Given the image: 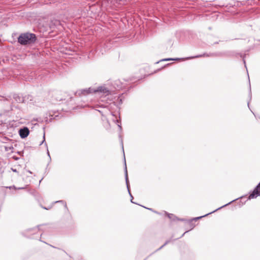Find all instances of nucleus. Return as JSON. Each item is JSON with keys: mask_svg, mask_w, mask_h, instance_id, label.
I'll list each match as a JSON object with an SVG mask.
<instances>
[{"mask_svg": "<svg viewBox=\"0 0 260 260\" xmlns=\"http://www.w3.org/2000/svg\"><path fill=\"white\" fill-rule=\"evenodd\" d=\"M91 93H98L101 96L104 95V98L110 94V91L105 86H99L96 89L91 87L88 89H84L81 90V93L83 95H87Z\"/></svg>", "mask_w": 260, "mask_h": 260, "instance_id": "1", "label": "nucleus"}, {"mask_svg": "<svg viewBox=\"0 0 260 260\" xmlns=\"http://www.w3.org/2000/svg\"><path fill=\"white\" fill-rule=\"evenodd\" d=\"M36 37L34 34L25 33L21 34L18 39V42L22 45L31 44L36 41Z\"/></svg>", "mask_w": 260, "mask_h": 260, "instance_id": "2", "label": "nucleus"}, {"mask_svg": "<svg viewBox=\"0 0 260 260\" xmlns=\"http://www.w3.org/2000/svg\"><path fill=\"white\" fill-rule=\"evenodd\" d=\"M260 196V182L255 187L253 191L250 194L248 198L249 199L256 198Z\"/></svg>", "mask_w": 260, "mask_h": 260, "instance_id": "3", "label": "nucleus"}, {"mask_svg": "<svg viewBox=\"0 0 260 260\" xmlns=\"http://www.w3.org/2000/svg\"><path fill=\"white\" fill-rule=\"evenodd\" d=\"M29 133V129L27 127H24L20 128L19 131V134L20 137L22 139L26 138Z\"/></svg>", "mask_w": 260, "mask_h": 260, "instance_id": "4", "label": "nucleus"}, {"mask_svg": "<svg viewBox=\"0 0 260 260\" xmlns=\"http://www.w3.org/2000/svg\"><path fill=\"white\" fill-rule=\"evenodd\" d=\"M13 99L16 102L18 103H24L26 102V97H22L17 94H14L13 95Z\"/></svg>", "mask_w": 260, "mask_h": 260, "instance_id": "5", "label": "nucleus"}, {"mask_svg": "<svg viewBox=\"0 0 260 260\" xmlns=\"http://www.w3.org/2000/svg\"><path fill=\"white\" fill-rule=\"evenodd\" d=\"M234 201H235V200H233V201H231V202H229V203H228V204H225V205H223V206H221V207H220L218 208V209H216L215 210H214V211H212V212H210V213H208V214H206V215H203V216H200V217H198L193 218V219H191V220H189L188 221H189V222H191V221H192V220H195V221H196V220H198L199 219H200V218H202V217H205V216H207V215H209V214H211V213H213V212H215L216 211H217V210H219V209H221V208H223V207H225V206H226L227 205H228L230 204L231 203H232V202H234Z\"/></svg>", "mask_w": 260, "mask_h": 260, "instance_id": "6", "label": "nucleus"}, {"mask_svg": "<svg viewBox=\"0 0 260 260\" xmlns=\"http://www.w3.org/2000/svg\"><path fill=\"white\" fill-rule=\"evenodd\" d=\"M124 165H125V168H124V175H125V181L126 184V186L128 191L129 190V181L128 179V174H127V170L126 168V160L125 156L124 155Z\"/></svg>", "mask_w": 260, "mask_h": 260, "instance_id": "7", "label": "nucleus"}, {"mask_svg": "<svg viewBox=\"0 0 260 260\" xmlns=\"http://www.w3.org/2000/svg\"><path fill=\"white\" fill-rule=\"evenodd\" d=\"M127 1V0H108V2L110 1L111 3H112L113 6L117 7L116 4L123 5Z\"/></svg>", "mask_w": 260, "mask_h": 260, "instance_id": "8", "label": "nucleus"}, {"mask_svg": "<svg viewBox=\"0 0 260 260\" xmlns=\"http://www.w3.org/2000/svg\"><path fill=\"white\" fill-rule=\"evenodd\" d=\"M167 215H168V217L170 218V219H171L173 220H175V218H176V217L172 214H169V213H167V212L166 213Z\"/></svg>", "mask_w": 260, "mask_h": 260, "instance_id": "9", "label": "nucleus"}, {"mask_svg": "<svg viewBox=\"0 0 260 260\" xmlns=\"http://www.w3.org/2000/svg\"><path fill=\"white\" fill-rule=\"evenodd\" d=\"M205 56H207L208 55H206V54H202V55H197V56H196L194 57H190L189 58H197V57H201Z\"/></svg>", "mask_w": 260, "mask_h": 260, "instance_id": "10", "label": "nucleus"}, {"mask_svg": "<svg viewBox=\"0 0 260 260\" xmlns=\"http://www.w3.org/2000/svg\"><path fill=\"white\" fill-rule=\"evenodd\" d=\"M44 143L45 145L46 146V147H47V143H46L45 142V133L44 134V136H43V140L42 141V142H41V143L40 144V145H42V144Z\"/></svg>", "mask_w": 260, "mask_h": 260, "instance_id": "11", "label": "nucleus"}, {"mask_svg": "<svg viewBox=\"0 0 260 260\" xmlns=\"http://www.w3.org/2000/svg\"><path fill=\"white\" fill-rule=\"evenodd\" d=\"M178 58H167V59H163L162 60H165V61H166V60H178Z\"/></svg>", "mask_w": 260, "mask_h": 260, "instance_id": "12", "label": "nucleus"}, {"mask_svg": "<svg viewBox=\"0 0 260 260\" xmlns=\"http://www.w3.org/2000/svg\"><path fill=\"white\" fill-rule=\"evenodd\" d=\"M39 230V227H37V228H34V229H33L32 230H29V231H34L35 232H37Z\"/></svg>", "mask_w": 260, "mask_h": 260, "instance_id": "13", "label": "nucleus"}, {"mask_svg": "<svg viewBox=\"0 0 260 260\" xmlns=\"http://www.w3.org/2000/svg\"><path fill=\"white\" fill-rule=\"evenodd\" d=\"M170 241H167L165 243L162 245L158 250H159V249H161V248H162V247H164L165 246H166L167 244L169 243Z\"/></svg>", "mask_w": 260, "mask_h": 260, "instance_id": "14", "label": "nucleus"}, {"mask_svg": "<svg viewBox=\"0 0 260 260\" xmlns=\"http://www.w3.org/2000/svg\"><path fill=\"white\" fill-rule=\"evenodd\" d=\"M107 125H105V126L106 127V128L107 129H109L110 128V124H109V121L108 120H107Z\"/></svg>", "mask_w": 260, "mask_h": 260, "instance_id": "15", "label": "nucleus"}, {"mask_svg": "<svg viewBox=\"0 0 260 260\" xmlns=\"http://www.w3.org/2000/svg\"><path fill=\"white\" fill-rule=\"evenodd\" d=\"M128 192H129V195L131 196V198H132V199H131V202H132V203H134V202L132 201V200H133V197L132 195L131 194V192H130V190H129V191H128Z\"/></svg>", "mask_w": 260, "mask_h": 260, "instance_id": "16", "label": "nucleus"}, {"mask_svg": "<svg viewBox=\"0 0 260 260\" xmlns=\"http://www.w3.org/2000/svg\"><path fill=\"white\" fill-rule=\"evenodd\" d=\"M98 111L102 114V116H103V111L100 110H98Z\"/></svg>", "mask_w": 260, "mask_h": 260, "instance_id": "17", "label": "nucleus"}, {"mask_svg": "<svg viewBox=\"0 0 260 260\" xmlns=\"http://www.w3.org/2000/svg\"><path fill=\"white\" fill-rule=\"evenodd\" d=\"M27 186V185H26L25 187H19V188H18V189H24V188H25L26 187V186Z\"/></svg>", "mask_w": 260, "mask_h": 260, "instance_id": "18", "label": "nucleus"}, {"mask_svg": "<svg viewBox=\"0 0 260 260\" xmlns=\"http://www.w3.org/2000/svg\"><path fill=\"white\" fill-rule=\"evenodd\" d=\"M45 1L46 2V4H48L47 2H49V3H51V2L52 1L51 0H45Z\"/></svg>", "mask_w": 260, "mask_h": 260, "instance_id": "19", "label": "nucleus"}, {"mask_svg": "<svg viewBox=\"0 0 260 260\" xmlns=\"http://www.w3.org/2000/svg\"><path fill=\"white\" fill-rule=\"evenodd\" d=\"M12 171H13V172H17V170H16V169H14L12 168Z\"/></svg>", "mask_w": 260, "mask_h": 260, "instance_id": "20", "label": "nucleus"}, {"mask_svg": "<svg viewBox=\"0 0 260 260\" xmlns=\"http://www.w3.org/2000/svg\"><path fill=\"white\" fill-rule=\"evenodd\" d=\"M47 154L49 156V157H50V154H49V152L48 151V149H47Z\"/></svg>", "mask_w": 260, "mask_h": 260, "instance_id": "21", "label": "nucleus"}, {"mask_svg": "<svg viewBox=\"0 0 260 260\" xmlns=\"http://www.w3.org/2000/svg\"><path fill=\"white\" fill-rule=\"evenodd\" d=\"M178 220H179L180 221H185L184 219H178Z\"/></svg>", "mask_w": 260, "mask_h": 260, "instance_id": "22", "label": "nucleus"}, {"mask_svg": "<svg viewBox=\"0 0 260 260\" xmlns=\"http://www.w3.org/2000/svg\"><path fill=\"white\" fill-rule=\"evenodd\" d=\"M58 202H63V201L61 200V201H58L55 202V203H58Z\"/></svg>", "mask_w": 260, "mask_h": 260, "instance_id": "23", "label": "nucleus"}, {"mask_svg": "<svg viewBox=\"0 0 260 260\" xmlns=\"http://www.w3.org/2000/svg\"><path fill=\"white\" fill-rule=\"evenodd\" d=\"M244 63L245 64V67H246V62L245 60L243 59Z\"/></svg>", "mask_w": 260, "mask_h": 260, "instance_id": "24", "label": "nucleus"}, {"mask_svg": "<svg viewBox=\"0 0 260 260\" xmlns=\"http://www.w3.org/2000/svg\"><path fill=\"white\" fill-rule=\"evenodd\" d=\"M27 172L30 174H32V172L29 170H28Z\"/></svg>", "mask_w": 260, "mask_h": 260, "instance_id": "25", "label": "nucleus"}, {"mask_svg": "<svg viewBox=\"0 0 260 260\" xmlns=\"http://www.w3.org/2000/svg\"><path fill=\"white\" fill-rule=\"evenodd\" d=\"M188 231H186L184 233V234L182 235V236H183L185 234H186V233H187Z\"/></svg>", "mask_w": 260, "mask_h": 260, "instance_id": "26", "label": "nucleus"}, {"mask_svg": "<svg viewBox=\"0 0 260 260\" xmlns=\"http://www.w3.org/2000/svg\"><path fill=\"white\" fill-rule=\"evenodd\" d=\"M4 100L8 101V100H9V99H8V98H5V100Z\"/></svg>", "mask_w": 260, "mask_h": 260, "instance_id": "27", "label": "nucleus"}, {"mask_svg": "<svg viewBox=\"0 0 260 260\" xmlns=\"http://www.w3.org/2000/svg\"><path fill=\"white\" fill-rule=\"evenodd\" d=\"M147 208V209H148V210H152V209H151V208Z\"/></svg>", "mask_w": 260, "mask_h": 260, "instance_id": "28", "label": "nucleus"}, {"mask_svg": "<svg viewBox=\"0 0 260 260\" xmlns=\"http://www.w3.org/2000/svg\"><path fill=\"white\" fill-rule=\"evenodd\" d=\"M118 125L120 127V128H121V126L120 125Z\"/></svg>", "mask_w": 260, "mask_h": 260, "instance_id": "29", "label": "nucleus"}, {"mask_svg": "<svg viewBox=\"0 0 260 260\" xmlns=\"http://www.w3.org/2000/svg\"><path fill=\"white\" fill-rule=\"evenodd\" d=\"M120 103H122V100H121V99H120Z\"/></svg>", "mask_w": 260, "mask_h": 260, "instance_id": "30", "label": "nucleus"}, {"mask_svg": "<svg viewBox=\"0 0 260 260\" xmlns=\"http://www.w3.org/2000/svg\"><path fill=\"white\" fill-rule=\"evenodd\" d=\"M122 150H123V151L124 152V148H123V146H122Z\"/></svg>", "mask_w": 260, "mask_h": 260, "instance_id": "31", "label": "nucleus"}, {"mask_svg": "<svg viewBox=\"0 0 260 260\" xmlns=\"http://www.w3.org/2000/svg\"><path fill=\"white\" fill-rule=\"evenodd\" d=\"M43 180V179H41V180H40V182H41V181Z\"/></svg>", "mask_w": 260, "mask_h": 260, "instance_id": "32", "label": "nucleus"}, {"mask_svg": "<svg viewBox=\"0 0 260 260\" xmlns=\"http://www.w3.org/2000/svg\"><path fill=\"white\" fill-rule=\"evenodd\" d=\"M43 180V179H41V180H40V182H41V181Z\"/></svg>", "mask_w": 260, "mask_h": 260, "instance_id": "33", "label": "nucleus"}, {"mask_svg": "<svg viewBox=\"0 0 260 260\" xmlns=\"http://www.w3.org/2000/svg\"><path fill=\"white\" fill-rule=\"evenodd\" d=\"M43 180V179H41V180H40V182H41V181Z\"/></svg>", "mask_w": 260, "mask_h": 260, "instance_id": "34", "label": "nucleus"}]
</instances>
